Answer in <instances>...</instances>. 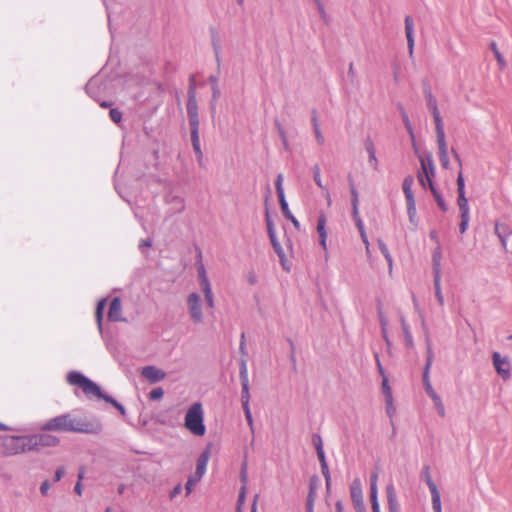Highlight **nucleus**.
<instances>
[{"mask_svg":"<svg viewBox=\"0 0 512 512\" xmlns=\"http://www.w3.org/2000/svg\"><path fill=\"white\" fill-rule=\"evenodd\" d=\"M314 501H315V490L312 485H310L309 493L306 499V510H314Z\"/></svg>","mask_w":512,"mask_h":512,"instance_id":"a18cd8bd","label":"nucleus"},{"mask_svg":"<svg viewBox=\"0 0 512 512\" xmlns=\"http://www.w3.org/2000/svg\"><path fill=\"white\" fill-rule=\"evenodd\" d=\"M245 495H246V487H245V485H242L239 495H238V500H237V510H239V512L241 511V507L245 502Z\"/></svg>","mask_w":512,"mask_h":512,"instance_id":"6e6d98bb","label":"nucleus"},{"mask_svg":"<svg viewBox=\"0 0 512 512\" xmlns=\"http://www.w3.org/2000/svg\"><path fill=\"white\" fill-rule=\"evenodd\" d=\"M413 183L414 178L411 175L406 176L403 180L402 189L405 195L406 202L415 201L414 194L412 192Z\"/></svg>","mask_w":512,"mask_h":512,"instance_id":"72a5a7b5","label":"nucleus"},{"mask_svg":"<svg viewBox=\"0 0 512 512\" xmlns=\"http://www.w3.org/2000/svg\"><path fill=\"white\" fill-rule=\"evenodd\" d=\"M388 510L389 512H399L398 502L396 499L395 488L393 484L386 487Z\"/></svg>","mask_w":512,"mask_h":512,"instance_id":"2f4dec72","label":"nucleus"},{"mask_svg":"<svg viewBox=\"0 0 512 512\" xmlns=\"http://www.w3.org/2000/svg\"><path fill=\"white\" fill-rule=\"evenodd\" d=\"M422 478L424 479V481L426 482L428 488H429V491L431 493V498H432V507L433 508H436L438 506H441V498H440V492L436 486V484L434 483V481L432 480V477L430 475V468L428 465H425L423 467V470H422Z\"/></svg>","mask_w":512,"mask_h":512,"instance_id":"4468645a","label":"nucleus"},{"mask_svg":"<svg viewBox=\"0 0 512 512\" xmlns=\"http://www.w3.org/2000/svg\"><path fill=\"white\" fill-rule=\"evenodd\" d=\"M419 160L421 164V169L419 172L425 174V177L427 178V184L430 186V183H433V178L435 176V165L432 155L428 153L424 157H420Z\"/></svg>","mask_w":512,"mask_h":512,"instance_id":"a211bd4d","label":"nucleus"},{"mask_svg":"<svg viewBox=\"0 0 512 512\" xmlns=\"http://www.w3.org/2000/svg\"><path fill=\"white\" fill-rule=\"evenodd\" d=\"M144 132L151 141L157 143L160 132L152 126H149L148 121L144 123Z\"/></svg>","mask_w":512,"mask_h":512,"instance_id":"ea45409f","label":"nucleus"},{"mask_svg":"<svg viewBox=\"0 0 512 512\" xmlns=\"http://www.w3.org/2000/svg\"><path fill=\"white\" fill-rule=\"evenodd\" d=\"M209 32H210V37H211V45H212L213 52H214V55H215V61H216L217 66L219 68L220 67V62H221V58H220V49H221L220 37H219V34H218L216 28L213 27V26H211L209 28Z\"/></svg>","mask_w":512,"mask_h":512,"instance_id":"bb28decb","label":"nucleus"},{"mask_svg":"<svg viewBox=\"0 0 512 512\" xmlns=\"http://www.w3.org/2000/svg\"><path fill=\"white\" fill-rule=\"evenodd\" d=\"M406 205H407V214H408L410 223L417 226V221H416V213L417 212H416L415 201L406 202Z\"/></svg>","mask_w":512,"mask_h":512,"instance_id":"79ce46f5","label":"nucleus"},{"mask_svg":"<svg viewBox=\"0 0 512 512\" xmlns=\"http://www.w3.org/2000/svg\"><path fill=\"white\" fill-rule=\"evenodd\" d=\"M197 270H198L199 284L204 293V298H205L206 304L209 308H213L214 307V296H213L210 281L208 279V276H207V273H206L203 263H201V262L199 263Z\"/></svg>","mask_w":512,"mask_h":512,"instance_id":"9d476101","label":"nucleus"},{"mask_svg":"<svg viewBox=\"0 0 512 512\" xmlns=\"http://www.w3.org/2000/svg\"><path fill=\"white\" fill-rule=\"evenodd\" d=\"M397 108L400 112V115H401V118H402V121L404 123V126L407 130V132L409 133V135L411 136L412 140H414V131H413V127L411 125V122H410V119H409V116L405 110V108L403 107V105L401 103H399L397 105Z\"/></svg>","mask_w":512,"mask_h":512,"instance_id":"c9c22d12","label":"nucleus"},{"mask_svg":"<svg viewBox=\"0 0 512 512\" xmlns=\"http://www.w3.org/2000/svg\"><path fill=\"white\" fill-rule=\"evenodd\" d=\"M109 116L111 120L116 124H119L122 120V112L117 108H111L109 111Z\"/></svg>","mask_w":512,"mask_h":512,"instance_id":"603ef678","label":"nucleus"},{"mask_svg":"<svg viewBox=\"0 0 512 512\" xmlns=\"http://www.w3.org/2000/svg\"><path fill=\"white\" fill-rule=\"evenodd\" d=\"M50 488V483L48 480H44L40 485V492L43 496H46L48 494Z\"/></svg>","mask_w":512,"mask_h":512,"instance_id":"69168bd1","label":"nucleus"},{"mask_svg":"<svg viewBox=\"0 0 512 512\" xmlns=\"http://www.w3.org/2000/svg\"><path fill=\"white\" fill-rule=\"evenodd\" d=\"M378 474L372 473L370 476V501L372 512H380V505L378 502V488H377Z\"/></svg>","mask_w":512,"mask_h":512,"instance_id":"aec40b11","label":"nucleus"},{"mask_svg":"<svg viewBox=\"0 0 512 512\" xmlns=\"http://www.w3.org/2000/svg\"><path fill=\"white\" fill-rule=\"evenodd\" d=\"M141 375L150 383H157L160 381V369L155 366H145L141 370Z\"/></svg>","mask_w":512,"mask_h":512,"instance_id":"c85d7f7f","label":"nucleus"},{"mask_svg":"<svg viewBox=\"0 0 512 512\" xmlns=\"http://www.w3.org/2000/svg\"><path fill=\"white\" fill-rule=\"evenodd\" d=\"M67 381L70 385L78 386L82 389L83 393L88 396H95L103 399L105 402L112 404L122 415L125 414L124 406L119 403L112 396L102 392L101 388L92 380L78 371H71L67 375Z\"/></svg>","mask_w":512,"mask_h":512,"instance_id":"f03ea898","label":"nucleus"},{"mask_svg":"<svg viewBox=\"0 0 512 512\" xmlns=\"http://www.w3.org/2000/svg\"><path fill=\"white\" fill-rule=\"evenodd\" d=\"M247 479H248V476H247V463L244 462L242 464V466H241V471H240V481L242 482V485L246 486Z\"/></svg>","mask_w":512,"mask_h":512,"instance_id":"e2e57ef3","label":"nucleus"},{"mask_svg":"<svg viewBox=\"0 0 512 512\" xmlns=\"http://www.w3.org/2000/svg\"><path fill=\"white\" fill-rule=\"evenodd\" d=\"M187 116L190 125V136L191 143L196 155L197 161L199 165H202L203 162V153L201 150L200 137H199V115H198V105L195 97V91L193 87H190L188 91V100H187Z\"/></svg>","mask_w":512,"mask_h":512,"instance_id":"7ed1b4c3","label":"nucleus"},{"mask_svg":"<svg viewBox=\"0 0 512 512\" xmlns=\"http://www.w3.org/2000/svg\"><path fill=\"white\" fill-rule=\"evenodd\" d=\"M401 325L404 334L406 346L412 348L414 346L413 337L409 329V325L406 323L404 318H401Z\"/></svg>","mask_w":512,"mask_h":512,"instance_id":"4c0bfd02","label":"nucleus"},{"mask_svg":"<svg viewBox=\"0 0 512 512\" xmlns=\"http://www.w3.org/2000/svg\"><path fill=\"white\" fill-rule=\"evenodd\" d=\"M438 154L441 165L444 169H448L450 162L447 151V144L445 140V131L436 132Z\"/></svg>","mask_w":512,"mask_h":512,"instance_id":"dca6fc26","label":"nucleus"},{"mask_svg":"<svg viewBox=\"0 0 512 512\" xmlns=\"http://www.w3.org/2000/svg\"><path fill=\"white\" fill-rule=\"evenodd\" d=\"M151 157L153 158L154 160V163H153V166H152V169L151 168H148L149 170V174L150 175H156V173L158 172V150L157 149H152V154H151Z\"/></svg>","mask_w":512,"mask_h":512,"instance_id":"09e8293b","label":"nucleus"},{"mask_svg":"<svg viewBox=\"0 0 512 512\" xmlns=\"http://www.w3.org/2000/svg\"><path fill=\"white\" fill-rule=\"evenodd\" d=\"M4 455L13 456L22 454V447L20 444V436H7L3 441Z\"/></svg>","mask_w":512,"mask_h":512,"instance_id":"2eb2a0df","label":"nucleus"},{"mask_svg":"<svg viewBox=\"0 0 512 512\" xmlns=\"http://www.w3.org/2000/svg\"><path fill=\"white\" fill-rule=\"evenodd\" d=\"M435 202L437 203V206L443 211L446 212L448 210L447 204L441 195V193L436 189L434 183H430V186H428Z\"/></svg>","mask_w":512,"mask_h":512,"instance_id":"f704fd0d","label":"nucleus"},{"mask_svg":"<svg viewBox=\"0 0 512 512\" xmlns=\"http://www.w3.org/2000/svg\"><path fill=\"white\" fill-rule=\"evenodd\" d=\"M320 466H321L322 475L325 478L326 486L329 487L330 486L331 477H330V471H329L328 464L327 463H323V464H320Z\"/></svg>","mask_w":512,"mask_h":512,"instance_id":"5fc2aeb1","label":"nucleus"},{"mask_svg":"<svg viewBox=\"0 0 512 512\" xmlns=\"http://www.w3.org/2000/svg\"><path fill=\"white\" fill-rule=\"evenodd\" d=\"M164 191V206L166 217H172L180 214L185 209V200L183 193L179 187H170L162 185V192Z\"/></svg>","mask_w":512,"mask_h":512,"instance_id":"39448f33","label":"nucleus"},{"mask_svg":"<svg viewBox=\"0 0 512 512\" xmlns=\"http://www.w3.org/2000/svg\"><path fill=\"white\" fill-rule=\"evenodd\" d=\"M152 246V239L150 237L143 239L139 242L138 248L142 255L148 259L149 258V248Z\"/></svg>","mask_w":512,"mask_h":512,"instance_id":"a19ab883","label":"nucleus"},{"mask_svg":"<svg viewBox=\"0 0 512 512\" xmlns=\"http://www.w3.org/2000/svg\"><path fill=\"white\" fill-rule=\"evenodd\" d=\"M314 134H315V138H316L317 143L319 145H323L324 142H325V139H324V136H323L320 128L314 129Z\"/></svg>","mask_w":512,"mask_h":512,"instance_id":"0e129e2a","label":"nucleus"},{"mask_svg":"<svg viewBox=\"0 0 512 512\" xmlns=\"http://www.w3.org/2000/svg\"><path fill=\"white\" fill-rule=\"evenodd\" d=\"M122 305L119 297H114L110 303L108 310V319L112 322L123 321L122 318Z\"/></svg>","mask_w":512,"mask_h":512,"instance_id":"4be33fe9","label":"nucleus"},{"mask_svg":"<svg viewBox=\"0 0 512 512\" xmlns=\"http://www.w3.org/2000/svg\"><path fill=\"white\" fill-rule=\"evenodd\" d=\"M460 223H459V231L461 234H464L467 229H468V226H469V221H470V215H464V216H460Z\"/></svg>","mask_w":512,"mask_h":512,"instance_id":"864d4df0","label":"nucleus"},{"mask_svg":"<svg viewBox=\"0 0 512 512\" xmlns=\"http://www.w3.org/2000/svg\"><path fill=\"white\" fill-rule=\"evenodd\" d=\"M38 449L42 447H55L60 443V439L54 435L47 434V433H38L35 434Z\"/></svg>","mask_w":512,"mask_h":512,"instance_id":"b1692460","label":"nucleus"},{"mask_svg":"<svg viewBox=\"0 0 512 512\" xmlns=\"http://www.w3.org/2000/svg\"><path fill=\"white\" fill-rule=\"evenodd\" d=\"M441 260H442V248L440 243L435 247L432 252V270L433 278L441 276Z\"/></svg>","mask_w":512,"mask_h":512,"instance_id":"a878e982","label":"nucleus"},{"mask_svg":"<svg viewBox=\"0 0 512 512\" xmlns=\"http://www.w3.org/2000/svg\"><path fill=\"white\" fill-rule=\"evenodd\" d=\"M351 498L356 512H366L361 489H351Z\"/></svg>","mask_w":512,"mask_h":512,"instance_id":"7c9ffc66","label":"nucleus"},{"mask_svg":"<svg viewBox=\"0 0 512 512\" xmlns=\"http://www.w3.org/2000/svg\"><path fill=\"white\" fill-rule=\"evenodd\" d=\"M84 477V470L81 469L79 474H78V481L76 482L75 484V487H74V491L75 493H77L78 495H81L82 493V484H81V481Z\"/></svg>","mask_w":512,"mask_h":512,"instance_id":"052dcab7","label":"nucleus"},{"mask_svg":"<svg viewBox=\"0 0 512 512\" xmlns=\"http://www.w3.org/2000/svg\"><path fill=\"white\" fill-rule=\"evenodd\" d=\"M105 89V85L98 77H92L85 85V91L92 99L99 101V97Z\"/></svg>","mask_w":512,"mask_h":512,"instance_id":"f3484780","label":"nucleus"},{"mask_svg":"<svg viewBox=\"0 0 512 512\" xmlns=\"http://www.w3.org/2000/svg\"><path fill=\"white\" fill-rule=\"evenodd\" d=\"M495 234L499 238L503 249L506 250L508 239L512 235L511 227L506 223L496 222Z\"/></svg>","mask_w":512,"mask_h":512,"instance_id":"412c9836","label":"nucleus"},{"mask_svg":"<svg viewBox=\"0 0 512 512\" xmlns=\"http://www.w3.org/2000/svg\"><path fill=\"white\" fill-rule=\"evenodd\" d=\"M210 458V450L207 448L201 452L196 461V474L204 475Z\"/></svg>","mask_w":512,"mask_h":512,"instance_id":"c756f323","label":"nucleus"},{"mask_svg":"<svg viewBox=\"0 0 512 512\" xmlns=\"http://www.w3.org/2000/svg\"><path fill=\"white\" fill-rule=\"evenodd\" d=\"M382 393L384 394L385 400L393 398L392 397L391 387L389 385L387 377H384L382 379Z\"/></svg>","mask_w":512,"mask_h":512,"instance_id":"de8ad7c7","label":"nucleus"},{"mask_svg":"<svg viewBox=\"0 0 512 512\" xmlns=\"http://www.w3.org/2000/svg\"><path fill=\"white\" fill-rule=\"evenodd\" d=\"M20 444L23 453L39 451L35 434L20 436Z\"/></svg>","mask_w":512,"mask_h":512,"instance_id":"cd10ccee","label":"nucleus"},{"mask_svg":"<svg viewBox=\"0 0 512 512\" xmlns=\"http://www.w3.org/2000/svg\"><path fill=\"white\" fill-rule=\"evenodd\" d=\"M208 81L211 85L212 98L210 101V110L211 113L214 114L216 111V104L221 95V91L218 85V76L210 75Z\"/></svg>","mask_w":512,"mask_h":512,"instance_id":"5701e85b","label":"nucleus"},{"mask_svg":"<svg viewBox=\"0 0 512 512\" xmlns=\"http://www.w3.org/2000/svg\"><path fill=\"white\" fill-rule=\"evenodd\" d=\"M424 96L426 99V104L430 112L432 113V116L434 118L435 122V132H441L444 131V124L442 117L440 115L438 106H437V100L431 93L430 89L426 88L424 89Z\"/></svg>","mask_w":512,"mask_h":512,"instance_id":"9b49d317","label":"nucleus"},{"mask_svg":"<svg viewBox=\"0 0 512 512\" xmlns=\"http://www.w3.org/2000/svg\"><path fill=\"white\" fill-rule=\"evenodd\" d=\"M365 150L368 153L369 164L373 167L374 170H378V159L376 157L374 143L370 138H367L365 141Z\"/></svg>","mask_w":512,"mask_h":512,"instance_id":"473e14b6","label":"nucleus"},{"mask_svg":"<svg viewBox=\"0 0 512 512\" xmlns=\"http://www.w3.org/2000/svg\"><path fill=\"white\" fill-rule=\"evenodd\" d=\"M313 179L316 183V185L321 188V189H324V185L322 183V179H321V174H320V167L318 165H315L313 167Z\"/></svg>","mask_w":512,"mask_h":512,"instance_id":"3c124183","label":"nucleus"},{"mask_svg":"<svg viewBox=\"0 0 512 512\" xmlns=\"http://www.w3.org/2000/svg\"><path fill=\"white\" fill-rule=\"evenodd\" d=\"M385 403H386V413L390 418H392L396 412V408L393 404V398L386 399Z\"/></svg>","mask_w":512,"mask_h":512,"instance_id":"4d7b16f0","label":"nucleus"},{"mask_svg":"<svg viewBox=\"0 0 512 512\" xmlns=\"http://www.w3.org/2000/svg\"><path fill=\"white\" fill-rule=\"evenodd\" d=\"M265 223H266L268 235L276 233L274 223H273V220L271 219L268 208H266V211H265Z\"/></svg>","mask_w":512,"mask_h":512,"instance_id":"49530a36","label":"nucleus"},{"mask_svg":"<svg viewBox=\"0 0 512 512\" xmlns=\"http://www.w3.org/2000/svg\"><path fill=\"white\" fill-rule=\"evenodd\" d=\"M326 221L325 214L321 212L317 219V233L319 235V243L323 249L327 248Z\"/></svg>","mask_w":512,"mask_h":512,"instance_id":"393cba45","label":"nucleus"},{"mask_svg":"<svg viewBox=\"0 0 512 512\" xmlns=\"http://www.w3.org/2000/svg\"><path fill=\"white\" fill-rule=\"evenodd\" d=\"M492 362L497 374L504 381H507L511 378V364L508 357H502L499 352H493Z\"/></svg>","mask_w":512,"mask_h":512,"instance_id":"f8f14e48","label":"nucleus"},{"mask_svg":"<svg viewBox=\"0 0 512 512\" xmlns=\"http://www.w3.org/2000/svg\"><path fill=\"white\" fill-rule=\"evenodd\" d=\"M276 126H277V129H278V133H279V136L282 140V143H283V146L284 148L287 150L288 147H289V144H288V140L286 138V134H285V131L284 129L281 127L280 123L277 121L276 122Z\"/></svg>","mask_w":512,"mask_h":512,"instance_id":"13d9d810","label":"nucleus"},{"mask_svg":"<svg viewBox=\"0 0 512 512\" xmlns=\"http://www.w3.org/2000/svg\"><path fill=\"white\" fill-rule=\"evenodd\" d=\"M187 306L190 318L194 324H199L203 320L201 297L198 293L192 292L187 297Z\"/></svg>","mask_w":512,"mask_h":512,"instance_id":"1a4fd4ad","label":"nucleus"},{"mask_svg":"<svg viewBox=\"0 0 512 512\" xmlns=\"http://www.w3.org/2000/svg\"><path fill=\"white\" fill-rule=\"evenodd\" d=\"M433 358H434V353L432 350L431 340L429 337H426V362H425V365L423 368V375H422L423 385H424L426 393L433 400V403H434L435 409L437 410V413L439 414V416L444 417L445 416L444 404H443L440 396L433 389V387L430 383V378H429L430 368L432 366Z\"/></svg>","mask_w":512,"mask_h":512,"instance_id":"20e7f679","label":"nucleus"},{"mask_svg":"<svg viewBox=\"0 0 512 512\" xmlns=\"http://www.w3.org/2000/svg\"><path fill=\"white\" fill-rule=\"evenodd\" d=\"M312 444L314 445L316 450L323 449V441L320 434L314 433L312 435Z\"/></svg>","mask_w":512,"mask_h":512,"instance_id":"bf43d9fd","label":"nucleus"},{"mask_svg":"<svg viewBox=\"0 0 512 512\" xmlns=\"http://www.w3.org/2000/svg\"><path fill=\"white\" fill-rule=\"evenodd\" d=\"M275 188H276L277 196H278V199H279L280 208H281V211H282L284 217L286 219L290 220L292 222L293 226L297 230H300V222L291 213V211L289 209L288 202H287V200L285 198L284 189H283V175L282 174H278L277 175L276 180H275Z\"/></svg>","mask_w":512,"mask_h":512,"instance_id":"6e6552de","label":"nucleus"},{"mask_svg":"<svg viewBox=\"0 0 512 512\" xmlns=\"http://www.w3.org/2000/svg\"><path fill=\"white\" fill-rule=\"evenodd\" d=\"M456 182L458 192L457 204L459 206L460 216L470 215L468 199L465 195V180L461 171L458 173Z\"/></svg>","mask_w":512,"mask_h":512,"instance_id":"ddd939ff","label":"nucleus"},{"mask_svg":"<svg viewBox=\"0 0 512 512\" xmlns=\"http://www.w3.org/2000/svg\"><path fill=\"white\" fill-rule=\"evenodd\" d=\"M272 247H273V249H274L275 253L277 254V256L279 257L280 262H281V264H282L283 268H284L285 270L289 271V268H288V267H286V265H285V252H284V250H283V248H282L281 244H280V243H277V244H275V245H274V246H272Z\"/></svg>","mask_w":512,"mask_h":512,"instance_id":"c03bdc74","label":"nucleus"},{"mask_svg":"<svg viewBox=\"0 0 512 512\" xmlns=\"http://www.w3.org/2000/svg\"><path fill=\"white\" fill-rule=\"evenodd\" d=\"M182 484L181 483H178L176 486H174V488L171 490L170 492V498L173 499L175 498L178 494H180L182 492Z\"/></svg>","mask_w":512,"mask_h":512,"instance_id":"338daca9","label":"nucleus"},{"mask_svg":"<svg viewBox=\"0 0 512 512\" xmlns=\"http://www.w3.org/2000/svg\"><path fill=\"white\" fill-rule=\"evenodd\" d=\"M490 48L491 50L493 51L494 55H495V58L498 62V64L501 66V67H505L506 66V62H505V59L504 57L502 56V54L500 53V51L498 50L497 48V44L495 42H491L490 43Z\"/></svg>","mask_w":512,"mask_h":512,"instance_id":"37998d69","label":"nucleus"},{"mask_svg":"<svg viewBox=\"0 0 512 512\" xmlns=\"http://www.w3.org/2000/svg\"><path fill=\"white\" fill-rule=\"evenodd\" d=\"M240 379H241V403L242 408L245 414V418L248 422V425L250 426L251 430L253 431V418L252 413L250 410V393H249V380H248V372L245 361H242L241 367H240Z\"/></svg>","mask_w":512,"mask_h":512,"instance_id":"0eeeda50","label":"nucleus"},{"mask_svg":"<svg viewBox=\"0 0 512 512\" xmlns=\"http://www.w3.org/2000/svg\"><path fill=\"white\" fill-rule=\"evenodd\" d=\"M37 429L43 432L99 434L102 431V424L98 420L87 421L64 413L47 420Z\"/></svg>","mask_w":512,"mask_h":512,"instance_id":"f257e3e1","label":"nucleus"},{"mask_svg":"<svg viewBox=\"0 0 512 512\" xmlns=\"http://www.w3.org/2000/svg\"><path fill=\"white\" fill-rule=\"evenodd\" d=\"M184 425L195 436H203L205 434L204 413L200 402H195L188 408Z\"/></svg>","mask_w":512,"mask_h":512,"instance_id":"423d86ee","label":"nucleus"},{"mask_svg":"<svg viewBox=\"0 0 512 512\" xmlns=\"http://www.w3.org/2000/svg\"><path fill=\"white\" fill-rule=\"evenodd\" d=\"M105 306H106V299L103 298L98 302L96 311H95V318H96V322H97V325H98V328L100 331H102V318H103V311L105 309Z\"/></svg>","mask_w":512,"mask_h":512,"instance_id":"e433bc0d","label":"nucleus"},{"mask_svg":"<svg viewBox=\"0 0 512 512\" xmlns=\"http://www.w3.org/2000/svg\"><path fill=\"white\" fill-rule=\"evenodd\" d=\"M433 284H434V290H435V296L438 301V304L440 306L444 305V296L442 294L441 290V276L437 278H433Z\"/></svg>","mask_w":512,"mask_h":512,"instance_id":"58836bf2","label":"nucleus"},{"mask_svg":"<svg viewBox=\"0 0 512 512\" xmlns=\"http://www.w3.org/2000/svg\"><path fill=\"white\" fill-rule=\"evenodd\" d=\"M314 2L316 4V6H317V9L319 11V14H320L321 18L323 20H325L326 19V12H325V9H324V6H323L321 0L314 1Z\"/></svg>","mask_w":512,"mask_h":512,"instance_id":"774afa93","label":"nucleus"},{"mask_svg":"<svg viewBox=\"0 0 512 512\" xmlns=\"http://www.w3.org/2000/svg\"><path fill=\"white\" fill-rule=\"evenodd\" d=\"M350 193H351V206L359 205V194L358 191L353 184V182L350 180Z\"/></svg>","mask_w":512,"mask_h":512,"instance_id":"8fccbe9b","label":"nucleus"},{"mask_svg":"<svg viewBox=\"0 0 512 512\" xmlns=\"http://www.w3.org/2000/svg\"><path fill=\"white\" fill-rule=\"evenodd\" d=\"M405 23V34L407 39L409 57L412 58L414 54V22L411 16L407 15L404 20Z\"/></svg>","mask_w":512,"mask_h":512,"instance_id":"6ab92c4d","label":"nucleus"},{"mask_svg":"<svg viewBox=\"0 0 512 512\" xmlns=\"http://www.w3.org/2000/svg\"><path fill=\"white\" fill-rule=\"evenodd\" d=\"M196 484L197 482L191 476H189L185 484L186 496H188L193 491V488Z\"/></svg>","mask_w":512,"mask_h":512,"instance_id":"680f3d73","label":"nucleus"}]
</instances>
